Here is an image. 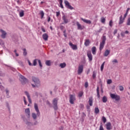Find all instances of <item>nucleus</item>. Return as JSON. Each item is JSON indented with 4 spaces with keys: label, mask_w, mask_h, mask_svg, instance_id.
I'll return each mask as SVG.
<instances>
[{
    "label": "nucleus",
    "mask_w": 130,
    "mask_h": 130,
    "mask_svg": "<svg viewBox=\"0 0 130 130\" xmlns=\"http://www.w3.org/2000/svg\"><path fill=\"white\" fill-rule=\"evenodd\" d=\"M32 80L34 82L35 84H32L31 86L33 88H39L41 86L40 84V80H39V79L35 77H32Z\"/></svg>",
    "instance_id": "1"
},
{
    "label": "nucleus",
    "mask_w": 130,
    "mask_h": 130,
    "mask_svg": "<svg viewBox=\"0 0 130 130\" xmlns=\"http://www.w3.org/2000/svg\"><path fill=\"white\" fill-rule=\"evenodd\" d=\"M106 41V37L103 36L102 38V41L100 43V50L101 51L102 49L104 48V45H105V42Z\"/></svg>",
    "instance_id": "2"
},
{
    "label": "nucleus",
    "mask_w": 130,
    "mask_h": 130,
    "mask_svg": "<svg viewBox=\"0 0 130 130\" xmlns=\"http://www.w3.org/2000/svg\"><path fill=\"white\" fill-rule=\"evenodd\" d=\"M57 101H58V99L57 98H55L53 100V108L54 110H57V109H58V107H57Z\"/></svg>",
    "instance_id": "3"
},
{
    "label": "nucleus",
    "mask_w": 130,
    "mask_h": 130,
    "mask_svg": "<svg viewBox=\"0 0 130 130\" xmlns=\"http://www.w3.org/2000/svg\"><path fill=\"white\" fill-rule=\"evenodd\" d=\"M69 97H70V100H69V102H70V103L71 104H74L75 101H76V95L74 94H70L69 95Z\"/></svg>",
    "instance_id": "4"
},
{
    "label": "nucleus",
    "mask_w": 130,
    "mask_h": 130,
    "mask_svg": "<svg viewBox=\"0 0 130 130\" xmlns=\"http://www.w3.org/2000/svg\"><path fill=\"white\" fill-rule=\"evenodd\" d=\"M64 4L65 5L67 9H69V10H74V7H72V6H71L69 1H68L67 0H64Z\"/></svg>",
    "instance_id": "5"
},
{
    "label": "nucleus",
    "mask_w": 130,
    "mask_h": 130,
    "mask_svg": "<svg viewBox=\"0 0 130 130\" xmlns=\"http://www.w3.org/2000/svg\"><path fill=\"white\" fill-rule=\"evenodd\" d=\"M110 97L112 98V99H115L116 101H119V100H120V97L118 95L111 93Z\"/></svg>",
    "instance_id": "6"
},
{
    "label": "nucleus",
    "mask_w": 130,
    "mask_h": 130,
    "mask_svg": "<svg viewBox=\"0 0 130 130\" xmlns=\"http://www.w3.org/2000/svg\"><path fill=\"white\" fill-rule=\"evenodd\" d=\"M83 71H84V65L81 64L78 66V74L81 75L82 73H83Z\"/></svg>",
    "instance_id": "7"
},
{
    "label": "nucleus",
    "mask_w": 130,
    "mask_h": 130,
    "mask_svg": "<svg viewBox=\"0 0 130 130\" xmlns=\"http://www.w3.org/2000/svg\"><path fill=\"white\" fill-rule=\"evenodd\" d=\"M34 108L37 112L38 116H39V115H40V112L39 111V109L38 108V105H37V104H34Z\"/></svg>",
    "instance_id": "8"
},
{
    "label": "nucleus",
    "mask_w": 130,
    "mask_h": 130,
    "mask_svg": "<svg viewBox=\"0 0 130 130\" xmlns=\"http://www.w3.org/2000/svg\"><path fill=\"white\" fill-rule=\"evenodd\" d=\"M76 24L78 30H83L85 28V26L81 25L79 22H77Z\"/></svg>",
    "instance_id": "9"
},
{
    "label": "nucleus",
    "mask_w": 130,
    "mask_h": 130,
    "mask_svg": "<svg viewBox=\"0 0 130 130\" xmlns=\"http://www.w3.org/2000/svg\"><path fill=\"white\" fill-rule=\"evenodd\" d=\"M69 45L73 50H77V49H78V46H77V45H74L72 42L69 43Z\"/></svg>",
    "instance_id": "10"
},
{
    "label": "nucleus",
    "mask_w": 130,
    "mask_h": 130,
    "mask_svg": "<svg viewBox=\"0 0 130 130\" xmlns=\"http://www.w3.org/2000/svg\"><path fill=\"white\" fill-rule=\"evenodd\" d=\"M106 127L107 130L112 129V126L111 125V123H110V122L107 123V124H106Z\"/></svg>",
    "instance_id": "11"
},
{
    "label": "nucleus",
    "mask_w": 130,
    "mask_h": 130,
    "mask_svg": "<svg viewBox=\"0 0 130 130\" xmlns=\"http://www.w3.org/2000/svg\"><path fill=\"white\" fill-rule=\"evenodd\" d=\"M87 56L88 57L89 60L90 61H91L93 59V55H92V53H91V51H88L87 52Z\"/></svg>",
    "instance_id": "12"
},
{
    "label": "nucleus",
    "mask_w": 130,
    "mask_h": 130,
    "mask_svg": "<svg viewBox=\"0 0 130 130\" xmlns=\"http://www.w3.org/2000/svg\"><path fill=\"white\" fill-rule=\"evenodd\" d=\"M62 19L64 24H68V22H69V19H68L67 16L63 15L62 17Z\"/></svg>",
    "instance_id": "13"
},
{
    "label": "nucleus",
    "mask_w": 130,
    "mask_h": 130,
    "mask_svg": "<svg viewBox=\"0 0 130 130\" xmlns=\"http://www.w3.org/2000/svg\"><path fill=\"white\" fill-rule=\"evenodd\" d=\"M1 32L2 34L1 35L2 38H3V39L6 38V36L7 35V32H6V31H5V30H4L3 29H1Z\"/></svg>",
    "instance_id": "14"
},
{
    "label": "nucleus",
    "mask_w": 130,
    "mask_h": 130,
    "mask_svg": "<svg viewBox=\"0 0 130 130\" xmlns=\"http://www.w3.org/2000/svg\"><path fill=\"white\" fill-rule=\"evenodd\" d=\"M81 21H83V22H84V23H86V24H91V23H92L91 20H87V19H84L83 18H81Z\"/></svg>",
    "instance_id": "15"
},
{
    "label": "nucleus",
    "mask_w": 130,
    "mask_h": 130,
    "mask_svg": "<svg viewBox=\"0 0 130 130\" xmlns=\"http://www.w3.org/2000/svg\"><path fill=\"white\" fill-rule=\"evenodd\" d=\"M42 38L45 41H47L48 40V35L47 34H44L42 35Z\"/></svg>",
    "instance_id": "16"
},
{
    "label": "nucleus",
    "mask_w": 130,
    "mask_h": 130,
    "mask_svg": "<svg viewBox=\"0 0 130 130\" xmlns=\"http://www.w3.org/2000/svg\"><path fill=\"white\" fill-rule=\"evenodd\" d=\"M25 94L27 97L28 102L31 104V103H32V101H31V98H30V95L29 94V93H28L27 91H25Z\"/></svg>",
    "instance_id": "17"
},
{
    "label": "nucleus",
    "mask_w": 130,
    "mask_h": 130,
    "mask_svg": "<svg viewBox=\"0 0 130 130\" xmlns=\"http://www.w3.org/2000/svg\"><path fill=\"white\" fill-rule=\"evenodd\" d=\"M125 19L122 18V15H121L119 17V25L122 24L124 22Z\"/></svg>",
    "instance_id": "18"
},
{
    "label": "nucleus",
    "mask_w": 130,
    "mask_h": 130,
    "mask_svg": "<svg viewBox=\"0 0 130 130\" xmlns=\"http://www.w3.org/2000/svg\"><path fill=\"white\" fill-rule=\"evenodd\" d=\"M20 78L22 80L21 81H23L24 83H27V82H28V79L25 78L23 75H20Z\"/></svg>",
    "instance_id": "19"
},
{
    "label": "nucleus",
    "mask_w": 130,
    "mask_h": 130,
    "mask_svg": "<svg viewBox=\"0 0 130 130\" xmlns=\"http://www.w3.org/2000/svg\"><path fill=\"white\" fill-rule=\"evenodd\" d=\"M89 44H90V40L89 39L85 40V42H84L85 46H89Z\"/></svg>",
    "instance_id": "20"
},
{
    "label": "nucleus",
    "mask_w": 130,
    "mask_h": 130,
    "mask_svg": "<svg viewBox=\"0 0 130 130\" xmlns=\"http://www.w3.org/2000/svg\"><path fill=\"white\" fill-rule=\"evenodd\" d=\"M89 104L90 105V106H92L93 105V98L92 97H90L89 98Z\"/></svg>",
    "instance_id": "21"
},
{
    "label": "nucleus",
    "mask_w": 130,
    "mask_h": 130,
    "mask_svg": "<svg viewBox=\"0 0 130 130\" xmlns=\"http://www.w3.org/2000/svg\"><path fill=\"white\" fill-rule=\"evenodd\" d=\"M25 112L26 115H28V116H30V109L29 108L26 109L25 110Z\"/></svg>",
    "instance_id": "22"
},
{
    "label": "nucleus",
    "mask_w": 130,
    "mask_h": 130,
    "mask_svg": "<svg viewBox=\"0 0 130 130\" xmlns=\"http://www.w3.org/2000/svg\"><path fill=\"white\" fill-rule=\"evenodd\" d=\"M91 51H92V54H93L94 55H95V54H96V47H93L91 48Z\"/></svg>",
    "instance_id": "23"
},
{
    "label": "nucleus",
    "mask_w": 130,
    "mask_h": 130,
    "mask_svg": "<svg viewBox=\"0 0 130 130\" xmlns=\"http://www.w3.org/2000/svg\"><path fill=\"white\" fill-rule=\"evenodd\" d=\"M110 53V50H106L105 52V53L104 54V55L105 56H108Z\"/></svg>",
    "instance_id": "24"
},
{
    "label": "nucleus",
    "mask_w": 130,
    "mask_h": 130,
    "mask_svg": "<svg viewBox=\"0 0 130 130\" xmlns=\"http://www.w3.org/2000/svg\"><path fill=\"white\" fill-rule=\"evenodd\" d=\"M45 63L48 67L51 66V61L50 60H46Z\"/></svg>",
    "instance_id": "25"
},
{
    "label": "nucleus",
    "mask_w": 130,
    "mask_h": 130,
    "mask_svg": "<svg viewBox=\"0 0 130 130\" xmlns=\"http://www.w3.org/2000/svg\"><path fill=\"white\" fill-rule=\"evenodd\" d=\"M102 101L104 103H106L107 102V97H106V96H104Z\"/></svg>",
    "instance_id": "26"
},
{
    "label": "nucleus",
    "mask_w": 130,
    "mask_h": 130,
    "mask_svg": "<svg viewBox=\"0 0 130 130\" xmlns=\"http://www.w3.org/2000/svg\"><path fill=\"white\" fill-rule=\"evenodd\" d=\"M40 15H41V19H43V17H44V12H43V11H41L40 12Z\"/></svg>",
    "instance_id": "27"
},
{
    "label": "nucleus",
    "mask_w": 130,
    "mask_h": 130,
    "mask_svg": "<svg viewBox=\"0 0 130 130\" xmlns=\"http://www.w3.org/2000/svg\"><path fill=\"white\" fill-rule=\"evenodd\" d=\"M59 1V3L60 4V7L61 9H63V5H62V2L63 1L62 0H58Z\"/></svg>",
    "instance_id": "28"
},
{
    "label": "nucleus",
    "mask_w": 130,
    "mask_h": 130,
    "mask_svg": "<svg viewBox=\"0 0 130 130\" xmlns=\"http://www.w3.org/2000/svg\"><path fill=\"white\" fill-rule=\"evenodd\" d=\"M97 95L98 98H100V94L99 93V87L98 86L96 88Z\"/></svg>",
    "instance_id": "29"
},
{
    "label": "nucleus",
    "mask_w": 130,
    "mask_h": 130,
    "mask_svg": "<svg viewBox=\"0 0 130 130\" xmlns=\"http://www.w3.org/2000/svg\"><path fill=\"white\" fill-rule=\"evenodd\" d=\"M104 64H105V62H104L102 64V65H101V72H103V70H104Z\"/></svg>",
    "instance_id": "30"
},
{
    "label": "nucleus",
    "mask_w": 130,
    "mask_h": 130,
    "mask_svg": "<svg viewBox=\"0 0 130 130\" xmlns=\"http://www.w3.org/2000/svg\"><path fill=\"white\" fill-rule=\"evenodd\" d=\"M84 94V92L83 91H81L78 93V97H82L83 95Z\"/></svg>",
    "instance_id": "31"
},
{
    "label": "nucleus",
    "mask_w": 130,
    "mask_h": 130,
    "mask_svg": "<svg viewBox=\"0 0 130 130\" xmlns=\"http://www.w3.org/2000/svg\"><path fill=\"white\" fill-rule=\"evenodd\" d=\"M99 109L98 108H95L94 112L96 114H98L99 113Z\"/></svg>",
    "instance_id": "32"
},
{
    "label": "nucleus",
    "mask_w": 130,
    "mask_h": 130,
    "mask_svg": "<svg viewBox=\"0 0 130 130\" xmlns=\"http://www.w3.org/2000/svg\"><path fill=\"white\" fill-rule=\"evenodd\" d=\"M32 118H34V119H36V118H37V115H36V114L33 113H32Z\"/></svg>",
    "instance_id": "33"
},
{
    "label": "nucleus",
    "mask_w": 130,
    "mask_h": 130,
    "mask_svg": "<svg viewBox=\"0 0 130 130\" xmlns=\"http://www.w3.org/2000/svg\"><path fill=\"white\" fill-rule=\"evenodd\" d=\"M66 66L67 65L65 63H61L60 64V68H61V69H63V68H66Z\"/></svg>",
    "instance_id": "34"
},
{
    "label": "nucleus",
    "mask_w": 130,
    "mask_h": 130,
    "mask_svg": "<svg viewBox=\"0 0 130 130\" xmlns=\"http://www.w3.org/2000/svg\"><path fill=\"white\" fill-rule=\"evenodd\" d=\"M19 16H20V17H24V11H21L19 13Z\"/></svg>",
    "instance_id": "35"
},
{
    "label": "nucleus",
    "mask_w": 130,
    "mask_h": 130,
    "mask_svg": "<svg viewBox=\"0 0 130 130\" xmlns=\"http://www.w3.org/2000/svg\"><path fill=\"white\" fill-rule=\"evenodd\" d=\"M37 60H38V59H35L34 60L32 66H37Z\"/></svg>",
    "instance_id": "36"
},
{
    "label": "nucleus",
    "mask_w": 130,
    "mask_h": 130,
    "mask_svg": "<svg viewBox=\"0 0 130 130\" xmlns=\"http://www.w3.org/2000/svg\"><path fill=\"white\" fill-rule=\"evenodd\" d=\"M23 55H24V56H26L27 55V51H26V49H23Z\"/></svg>",
    "instance_id": "37"
},
{
    "label": "nucleus",
    "mask_w": 130,
    "mask_h": 130,
    "mask_svg": "<svg viewBox=\"0 0 130 130\" xmlns=\"http://www.w3.org/2000/svg\"><path fill=\"white\" fill-rule=\"evenodd\" d=\"M102 120H103L104 123H105V122H106V121H107L106 118L105 117L103 116L102 117Z\"/></svg>",
    "instance_id": "38"
},
{
    "label": "nucleus",
    "mask_w": 130,
    "mask_h": 130,
    "mask_svg": "<svg viewBox=\"0 0 130 130\" xmlns=\"http://www.w3.org/2000/svg\"><path fill=\"white\" fill-rule=\"evenodd\" d=\"M92 78L93 79L95 78H96V72L95 71H93V73H92Z\"/></svg>",
    "instance_id": "39"
},
{
    "label": "nucleus",
    "mask_w": 130,
    "mask_h": 130,
    "mask_svg": "<svg viewBox=\"0 0 130 130\" xmlns=\"http://www.w3.org/2000/svg\"><path fill=\"white\" fill-rule=\"evenodd\" d=\"M101 21L103 23H105V18L104 17H102L101 19Z\"/></svg>",
    "instance_id": "40"
},
{
    "label": "nucleus",
    "mask_w": 130,
    "mask_h": 130,
    "mask_svg": "<svg viewBox=\"0 0 130 130\" xmlns=\"http://www.w3.org/2000/svg\"><path fill=\"white\" fill-rule=\"evenodd\" d=\"M127 26H130V17L128 18L127 19Z\"/></svg>",
    "instance_id": "41"
},
{
    "label": "nucleus",
    "mask_w": 130,
    "mask_h": 130,
    "mask_svg": "<svg viewBox=\"0 0 130 130\" xmlns=\"http://www.w3.org/2000/svg\"><path fill=\"white\" fill-rule=\"evenodd\" d=\"M119 88L120 91H123L124 88H123V86L120 85V86H119Z\"/></svg>",
    "instance_id": "42"
},
{
    "label": "nucleus",
    "mask_w": 130,
    "mask_h": 130,
    "mask_svg": "<svg viewBox=\"0 0 130 130\" xmlns=\"http://www.w3.org/2000/svg\"><path fill=\"white\" fill-rule=\"evenodd\" d=\"M113 24V22L112 21V20H110L109 22V26H110V27H112Z\"/></svg>",
    "instance_id": "43"
},
{
    "label": "nucleus",
    "mask_w": 130,
    "mask_h": 130,
    "mask_svg": "<svg viewBox=\"0 0 130 130\" xmlns=\"http://www.w3.org/2000/svg\"><path fill=\"white\" fill-rule=\"evenodd\" d=\"M111 83H112V80H111V79H108L107 80V84H111Z\"/></svg>",
    "instance_id": "44"
},
{
    "label": "nucleus",
    "mask_w": 130,
    "mask_h": 130,
    "mask_svg": "<svg viewBox=\"0 0 130 130\" xmlns=\"http://www.w3.org/2000/svg\"><path fill=\"white\" fill-rule=\"evenodd\" d=\"M38 60L40 68H42V64L41 63V61L40 60Z\"/></svg>",
    "instance_id": "45"
},
{
    "label": "nucleus",
    "mask_w": 130,
    "mask_h": 130,
    "mask_svg": "<svg viewBox=\"0 0 130 130\" xmlns=\"http://www.w3.org/2000/svg\"><path fill=\"white\" fill-rule=\"evenodd\" d=\"M23 100L25 105H27V101H26V98L25 96H23Z\"/></svg>",
    "instance_id": "46"
},
{
    "label": "nucleus",
    "mask_w": 130,
    "mask_h": 130,
    "mask_svg": "<svg viewBox=\"0 0 130 130\" xmlns=\"http://www.w3.org/2000/svg\"><path fill=\"white\" fill-rule=\"evenodd\" d=\"M100 130H104V128H103V125H102V124L100 125Z\"/></svg>",
    "instance_id": "47"
},
{
    "label": "nucleus",
    "mask_w": 130,
    "mask_h": 130,
    "mask_svg": "<svg viewBox=\"0 0 130 130\" xmlns=\"http://www.w3.org/2000/svg\"><path fill=\"white\" fill-rule=\"evenodd\" d=\"M56 17H58V16H59V15H60V12L59 11L56 12Z\"/></svg>",
    "instance_id": "48"
},
{
    "label": "nucleus",
    "mask_w": 130,
    "mask_h": 130,
    "mask_svg": "<svg viewBox=\"0 0 130 130\" xmlns=\"http://www.w3.org/2000/svg\"><path fill=\"white\" fill-rule=\"evenodd\" d=\"M28 62L29 66H30V67H33V64H32V63H31V62H30L29 60H28Z\"/></svg>",
    "instance_id": "49"
},
{
    "label": "nucleus",
    "mask_w": 130,
    "mask_h": 130,
    "mask_svg": "<svg viewBox=\"0 0 130 130\" xmlns=\"http://www.w3.org/2000/svg\"><path fill=\"white\" fill-rule=\"evenodd\" d=\"M88 82H86L85 83V88H88Z\"/></svg>",
    "instance_id": "50"
},
{
    "label": "nucleus",
    "mask_w": 130,
    "mask_h": 130,
    "mask_svg": "<svg viewBox=\"0 0 130 130\" xmlns=\"http://www.w3.org/2000/svg\"><path fill=\"white\" fill-rule=\"evenodd\" d=\"M60 30H63V29H64V26H62V25H61V26H60Z\"/></svg>",
    "instance_id": "51"
},
{
    "label": "nucleus",
    "mask_w": 130,
    "mask_h": 130,
    "mask_svg": "<svg viewBox=\"0 0 130 130\" xmlns=\"http://www.w3.org/2000/svg\"><path fill=\"white\" fill-rule=\"evenodd\" d=\"M127 13H125V14L124 15V16H123V18L125 19V18H126V16H127Z\"/></svg>",
    "instance_id": "52"
},
{
    "label": "nucleus",
    "mask_w": 130,
    "mask_h": 130,
    "mask_svg": "<svg viewBox=\"0 0 130 130\" xmlns=\"http://www.w3.org/2000/svg\"><path fill=\"white\" fill-rule=\"evenodd\" d=\"M117 33V29H115L113 32L114 35H115Z\"/></svg>",
    "instance_id": "53"
},
{
    "label": "nucleus",
    "mask_w": 130,
    "mask_h": 130,
    "mask_svg": "<svg viewBox=\"0 0 130 130\" xmlns=\"http://www.w3.org/2000/svg\"><path fill=\"white\" fill-rule=\"evenodd\" d=\"M26 124H27V125H30L31 124V122L27 121L26 122Z\"/></svg>",
    "instance_id": "54"
},
{
    "label": "nucleus",
    "mask_w": 130,
    "mask_h": 130,
    "mask_svg": "<svg viewBox=\"0 0 130 130\" xmlns=\"http://www.w3.org/2000/svg\"><path fill=\"white\" fill-rule=\"evenodd\" d=\"M50 20H51V18H50V16L48 17V22H50Z\"/></svg>",
    "instance_id": "55"
},
{
    "label": "nucleus",
    "mask_w": 130,
    "mask_h": 130,
    "mask_svg": "<svg viewBox=\"0 0 130 130\" xmlns=\"http://www.w3.org/2000/svg\"><path fill=\"white\" fill-rule=\"evenodd\" d=\"M41 30L43 32H46V31L45 30V29L43 27L41 28Z\"/></svg>",
    "instance_id": "56"
},
{
    "label": "nucleus",
    "mask_w": 130,
    "mask_h": 130,
    "mask_svg": "<svg viewBox=\"0 0 130 130\" xmlns=\"http://www.w3.org/2000/svg\"><path fill=\"white\" fill-rule=\"evenodd\" d=\"M113 62H115L116 63H117V62H118V61L116 59H114L113 60Z\"/></svg>",
    "instance_id": "57"
},
{
    "label": "nucleus",
    "mask_w": 130,
    "mask_h": 130,
    "mask_svg": "<svg viewBox=\"0 0 130 130\" xmlns=\"http://www.w3.org/2000/svg\"><path fill=\"white\" fill-rule=\"evenodd\" d=\"M6 94H7V96H9V90L8 89H7L6 90Z\"/></svg>",
    "instance_id": "58"
},
{
    "label": "nucleus",
    "mask_w": 130,
    "mask_h": 130,
    "mask_svg": "<svg viewBox=\"0 0 130 130\" xmlns=\"http://www.w3.org/2000/svg\"><path fill=\"white\" fill-rule=\"evenodd\" d=\"M130 9L129 8H127L126 11V13H127V14H128V11H129Z\"/></svg>",
    "instance_id": "59"
},
{
    "label": "nucleus",
    "mask_w": 130,
    "mask_h": 130,
    "mask_svg": "<svg viewBox=\"0 0 130 130\" xmlns=\"http://www.w3.org/2000/svg\"><path fill=\"white\" fill-rule=\"evenodd\" d=\"M121 36L123 37V36H124V33L121 32Z\"/></svg>",
    "instance_id": "60"
},
{
    "label": "nucleus",
    "mask_w": 130,
    "mask_h": 130,
    "mask_svg": "<svg viewBox=\"0 0 130 130\" xmlns=\"http://www.w3.org/2000/svg\"><path fill=\"white\" fill-rule=\"evenodd\" d=\"M59 130H63V127L61 126L59 128Z\"/></svg>",
    "instance_id": "61"
},
{
    "label": "nucleus",
    "mask_w": 130,
    "mask_h": 130,
    "mask_svg": "<svg viewBox=\"0 0 130 130\" xmlns=\"http://www.w3.org/2000/svg\"><path fill=\"white\" fill-rule=\"evenodd\" d=\"M47 104H48V105H50V103L48 101H47Z\"/></svg>",
    "instance_id": "62"
},
{
    "label": "nucleus",
    "mask_w": 130,
    "mask_h": 130,
    "mask_svg": "<svg viewBox=\"0 0 130 130\" xmlns=\"http://www.w3.org/2000/svg\"><path fill=\"white\" fill-rule=\"evenodd\" d=\"M15 55L16 56H19V54H18V53H16Z\"/></svg>",
    "instance_id": "63"
},
{
    "label": "nucleus",
    "mask_w": 130,
    "mask_h": 130,
    "mask_svg": "<svg viewBox=\"0 0 130 130\" xmlns=\"http://www.w3.org/2000/svg\"><path fill=\"white\" fill-rule=\"evenodd\" d=\"M125 34H128V31L126 30V31H125Z\"/></svg>",
    "instance_id": "64"
}]
</instances>
